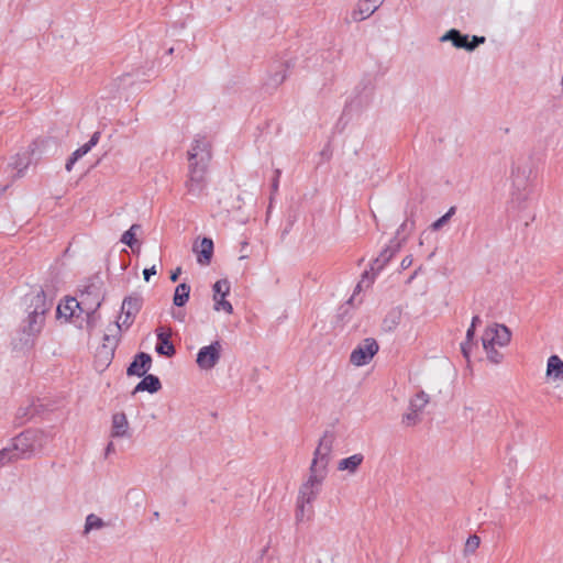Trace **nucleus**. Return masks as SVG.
I'll return each instance as SVG.
<instances>
[{"label":"nucleus","mask_w":563,"mask_h":563,"mask_svg":"<svg viewBox=\"0 0 563 563\" xmlns=\"http://www.w3.org/2000/svg\"><path fill=\"white\" fill-rule=\"evenodd\" d=\"M111 435L113 438H129L131 435L129 420L123 412H117L112 416Z\"/></svg>","instance_id":"16"},{"label":"nucleus","mask_w":563,"mask_h":563,"mask_svg":"<svg viewBox=\"0 0 563 563\" xmlns=\"http://www.w3.org/2000/svg\"><path fill=\"white\" fill-rule=\"evenodd\" d=\"M429 402V397L423 391L418 393L410 401V409L412 412L408 413L406 416V419L408 421H411L412 423L416 422V417L418 412H420L426 405Z\"/></svg>","instance_id":"23"},{"label":"nucleus","mask_w":563,"mask_h":563,"mask_svg":"<svg viewBox=\"0 0 563 563\" xmlns=\"http://www.w3.org/2000/svg\"><path fill=\"white\" fill-rule=\"evenodd\" d=\"M377 352V342L372 338L364 339L352 351L350 355V362L356 367L367 365L373 360Z\"/></svg>","instance_id":"6"},{"label":"nucleus","mask_w":563,"mask_h":563,"mask_svg":"<svg viewBox=\"0 0 563 563\" xmlns=\"http://www.w3.org/2000/svg\"><path fill=\"white\" fill-rule=\"evenodd\" d=\"M85 306L86 303L84 300L78 301L75 298H67L57 306V317L69 320L76 316L77 311L86 312L89 316L90 313L95 312L97 308H99L100 302L97 301L92 308H86Z\"/></svg>","instance_id":"8"},{"label":"nucleus","mask_w":563,"mask_h":563,"mask_svg":"<svg viewBox=\"0 0 563 563\" xmlns=\"http://www.w3.org/2000/svg\"><path fill=\"white\" fill-rule=\"evenodd\" d=\"M384 0H358L352 12L354 21H363L369 18L382 4Z\"/></svg>","instance_id":"14"},{"label":"nucleus","mask_w":563,"mask_h":563,"mask_svg":"<svg viewBox=\"0 0 563 563\" xmlns=\"http://www.w3.org/2000/svg\"><path fill=\"white\" fill-rule=\"evenodd\" d=\"M179 274H180V268L178 267L175 272L172 273L170 275V279L172 282H176L179 277Z\"/></svg>","instance_id":"38"},{"label":"nucleus","mask_w":563,"mask_h":563,"mask_svg":"<svg viewBox=\"0 0 563 563\" xmlns=\"http://www.w3.org/2000/svg\"><path fill=\"white\" fill-rule=\"evenodd\" d=\"M440 42H451L455 48H463L472 52L479 44L485 42V37L474 35L472 40H470L468 35L462 34L459 30L451 29L440 37Z\"/></svg>","instance_id":"7"},{"label":"nucleus","mask_w":563,"mask_h":563,"mask_svg":"<svg viewBox=\"0 0 563 563\" xmlns=\"http://www.w3.org/2000/svg\"><path fill=\"white\" fill-rule=\"evenodd\" d=\"M207 165H189V178L186 183L188 194L198 196L205 184V170Z\"/></svg>","instance_id":"12"},{"label":"nucleus","mask_w":563,"mask_h":563,"mask_svg":"<svg viewBox=\"0 0 563 563\" xmlns=\"http://www.w3.org/2000/svg\"><path fill=\"white\" fill-rule=\"evenodd\" d=\"M99 139H100V132H95L91 136V139L89 140L88 143L84 144L82 146H80L79 148H77L71 157H73V161H78L79 158H81L82 156H85L87 153L90 152V150L97 145V143L99 142Z\"/></svg>","instance_id":"29"},{"label":"nucleus","mask_w":563,"mask_h":563,"mask_svg":"<svg viewBox=\"0 0 563 563\" xmlns=\"http://www.w3.org/2000/svg\"><path fill=\"white\" fill-rule=\"evenodd\" d=\"M152 358L146 353H140L128 367V375L143 376L150 369Z\"/></svg>","instance_id":"21"},{"label":"nucleus","mask_w":563,"mask_h":563,"mask_svg":"<svg viewBox=\"0 0 563 563\" xmlns=\"http://www.w3.org/2000/svg\"><path fill=\"white\" fill-rule=\"evenodd\" d=\"M75 163H76V161H73V157H70V158L68 159V162L66 163V169H67L68 172H70V170H71V168H73V165H74Z\"/></svg>","instance_id":"39"},{"label":"nucleus","mask_w":563,"mask_h":563,"mask_svg":"<svg viewBox=\"0 0 563 563\" xmlns=\"http://www.w3.org/2000/svg\"><path fill=\"white\" fill-rule=\"evenodd\" d=\"M222 344L214 341L209 345L202 346L196 358V364L201 371H210L219 363L221 358Z\"/></svg>","instance_id":"5"},{"label":"nucleus","mask_w":563,"mask_h":563,"mask_svg":"<svg viewBox=\"0 0 563 563\" xmlns=\"http://www.w3.org/2000/svg\"><path fill=\"white\" fill-rule=\"evenodd\" d=\"M545 374L548 379L554 383L563 380V361L558 355H551L548 358Z\"/></svg>","instance_id":"20"},{"label":"nucleus","mask_w":563,"mask_h":563,"mask_svg":"<svg viewBox=\"0 0 563 563\" xmlns=\"http://www.w3.org/2000/svg\"><path fill=\"white\" fill-rule=\"evenodd\" d=\"M19 459L20 457L15 455V450H13V445L11 444L0 451V467Z\"/></svg>","instance_id":"33"},{"label":"nucleus","mask_w":563,"mask_h":563,"mask_svg":"<svg viewBox=\"0 0 563 563\" xmlns=\"http://www.w3.org/2000/svg\"><path fill=\"white\" fill-rule=\"evenodd\" d=\"M161 382L156 376L147 375L135 386L133 394L144 390L156 393L161 389Z\"/></svg>","instance_id":"25"},{"label":"nucleus","mask_w":563,"mask_h":563,"mask_svg":"<svg viewBox=\"0 0 563 563\" xmlns=\"http://www.w3.org/2000/svg\"><path fill=\"white\" fill-rule=\"evenodd\" d=\"M109 331H110V333L104 334L102 346L99 350V355L103 356L106 362L111 361L113 353H114V349L119 341V338H118L119 330H115V327H114L112 330H109Z\"/></svg>","instance_id":"17"},{"label":"nucleus","mask_w":563,"mask_h":563,"mask_svg":"<svg viewBox=\"0 0 563 563\" xmlns=\"http://www.w3.org/2000/svg\"><path fill=\"white\" fill-rule=\"evenodd\" d=\"M99 139H100V132H95L91 136V139L89 140L88 143L84 144L82 146H80L79 148H77L71 157H73V161H78L79 158H81L82 156H85L87 153L90 152V150L97 145V143L99 142Z\"/></svg>","instance_id":"30"},{"label":"nucleus","mask_w":563,"mask_h":563,"mask_svg":"<svg viewBox=\"0 0 563 563\" xmlns=\"http://www.w3.org/2000/svg\"><path fill=\"white\" fill-rule=\"evenodd\" d=\"M140 231H141L140 224L135 223V224L131 225V228L122 234L121 242L123 244L130 246L131 249H133V246L135 244H137L136 235L140 233Z\"/></svg>","instance_id":"32"},{"label":"nucleus","mask_w":563,"mask_h":563,"mask_svg":"<svg viewBox=\"0 0 563 563\" xmlns=\"http://www.w3.org/2000/svg\"><path fill=\"white\" fill-rule=\"evenodd\" d=\"M99 139H100V132H95L91 136V139L89 140L88 143L84 144L82 146H80L79 148H77L71 157H73V161H78L79 158H81L82 156H85L87 153L90 152V150L97 145V143L99 142Z\"/></svg>","instance_id":"28"},{"label":"nucleus","mask_w":563,"mask_h":563,"mask_svg":"<svg viewBox=\"0 0 563 563\" xmlns=\"http://www.w3.org/2000/svg\"><path fill=\"white\" fill-rule=\"evenodd\" d=\"M410 264H411V260H409V258H405V260L402 261V263H401L402 267H407V266H409Z\"/></svg>","instance_id":"40"},{"label":"nucleus","mask_w":563,"mask_h":563,"mask_svg":"<svg viewBox=\"0 0 563 563\" xmlns=\"http://www.w3.org/2000/svg\"><path fill=\"white\" fill-rule=\"evenodd\" d=\"M209 159L208 144L202 140H196L188 151L189 165H207Z\"/></svg>","instance_id":"13"},{"label":"nucleus","mask_w":563,"mask_h":563,"mask_svg":"<svg viewBox=\"0 0 563 563\" xmlns=\"http://www.w3.org/2000/svg\"><path fill=\"white\" fill-rule=\"evenodd\" d=\"M327 477V470L314 465L310 466V474L308 479L305 482L310 487L320 490L323 481Z\"/></svg>","instance_id":"24"},{"label":"nucleus","mask_w":563,"mask_h":563,"mask_svg":"<svg viewBox=\"0 0 563 563\" xmlns=\"http://www.w3.org/2000/svg\"><path fill=\"white\" fill-rule=\"evenodd\" d=\"M30 301L29 316L25 320V325L23 328L24 332L30 335L37 334L45 320V313L51 307V303L47 301L45 294L42 290H35L27 296Z\"/></svg>","instance_id":"3"},{"label":"nucleus","mask_w":563,"mask_h":563,"mask_svg":"<svg viewBox=\"0 0 563 563\" xmlns=\"http://www.w3.org/2000/svg\"><path fill=\"white\" fill-rule=\"evenodd\" d=\"M478 545H479V538L476 536L470 537L466 541V549H468V550L473 551V550L477 549Z\"/></svg>","instance_id":"35"},{"label":"nucleus","mask_w":563,"mask_h":563,"mask_svg":"<svg viewBox=\"0 0 563 563\" xmlns=\"http://www.w3.org/2000/svg\"><path fill=\"white\" fill-rule=\"evenodd\" d=\"M478 322H479V317L478 316H474L473 319H472L471 327L468 328V330L466 332V340H465V342H463L461 344L462 353H463V355L466 358H468V356H470V352H471V349H472V341L474 339L476 324Z\"/></svg>","instance_id":"27"},{"label":"nucleus","mask_w":563,"mask_h":563,"mask_svg":"<svg viewBox=\"0 0 563 563\" xmlns=\"http://www.w3.org/2000/svg\"><path fill=\"white\" fill-rule=\"evenodd\" d=\"M318 493L319 490L308 486L305 483L301 485L298 497V516H303L306 505H309L317 497Z\"/></svg>","instance_id":"22"},{"label":"nucleus","mask_w":563,"mask_h":563,"mask_svg":"<svg viewBox=\"0 0 563 563\" xmlns=\"http://www.w3.org/2000/svg\"><path fill=\"white\" fill-rule=\"evenodd\" d=\"M189 292H190V287L183 283V284H179L177 287H176V290H175V294H174V305L177 306V307H181L184 306L187 300L189 299Z\"/></svg>","instance_id":"31"},{"label":"nucleus","mask_w":563,"mask_h":563,"mask_svg":"<svg viewBox=\"0 0 563 563\" xmlns=\"http://www.w3.org/2000/svg\"><path fill=\"white\" fill-rule=\"evenodd\" d=\"M510 339L509 329L503 324L493 323L485 329L482 335V344L490 362L495 364L501 362L503 354L498 352V347L507 346Z\"/></svg>","instance_id":"2"},{"label":"nucleus","mask_w":563,"mask_h":563,"mask_svg":"<svg viewBox=\"0 0 563 563\" xmlns=\"http://www.w3.org/2000/svg\"><path fill=\"white\" fill-rule=\"evenodd\" d=\"M34 154V148L29 147L26 150H23L19 153H16L14 156H12L8 167L11 168L14 172L13 178H21L24 176L26 169L32 163V157Z\"/></svg>","instance_id":"11"},{"label":"nucleus","mask_w":563,"mask_h":563,"mask_svg":"<svg viewBox=\"0 0 563 563\" xmlns=\"http://www.w3.org/2000/svg\"><path fill=\"white\" fill-rule=\"evenodd\" d=\"M52 437L42 430H27L12 440L15 455L27 459L44 451Z\"/></svg>","instance_id":"1"},{"label":"nucleus","mask_w":563,"mask_h":563,"mask_svg":"<svg viewBox=\"0 0 563 563\" xmlns=\"http://www.w3.org/2000/svg\"><path fill=\"white\" fill-rule=\"evenodd\" d=\"M247 246H249L247 242L242 243V255L240 256V260H245L249 257V255L246 253Z\"/></svg>","instance_id":"37"},{"label":"nucleus","mask_w":563,"mask_h":563,"mask_svg":"<svg viewBox=\"0 0 563 563\" xmlns=\"http://www.w3.org/2000/svg\"><path fill=\"white\" fill-rule=\"evenodd\" d=\"M158 343L156 345V352L161 355L172 357L175 354V346L170 342L172 329L166 327H159L156 330Z\"/></svg>","instance_id":"15"},{"label":"nucleus","mask_w":563,"mask_h":563,"mask_svg":"<svg viewBox=\"0 0 563 563\" xmlns=\"http://www.w3.org/2000/svg\"><path fill=\"white\" fill-rule=\"evenodd\" d=\"M141 306L142 298L140 296L131 295L125 297L121 306V316L115 323V330H121L122 328L129 329L140 311Z\"/></svg>","instance_id":"4"},{"label":"nucleus","mask_w":563,"mask_h":563,"mask_svg":"<svg viewBox=\"0 0 563 563\" xmlns=\"http://www.w3.org/2000/svg\"><path fill=\"white\" fill-rule=\"evenodd\" d=\"M212 289V299L214 301L213 309L216 311H224L225 313L231 314L233 312V307L228 300H225V297L230 292V283L227 279L217 280Z\"/></svg>","instance_id":"9"},{"label":"nucleus","mask_w":563,"mask_h":563,"mask_svg":"<svg viewBox=\"0 0 563 563\" xmlns=\"http://www.w3.org/2000/svg\"><path fill=\"white\" fill-rule=\"evenodd\" d=\"M194 252L197 254V262L200 265H208L211 262L213 254V242L209 238H203L199 245L194 246Z\"/></svg>","instance_id":"19"},{"label":"nucleus","mask_w":563,"mask_h":563,"mask_svg":"<svg viewBox=\"0 0 563 563\" xmlns=\"http://www.w3.org/2000/svg\"><path fill=\"white\" fill-rule=\"evenodd\" d=\"M333 442L334 440L331 435H324L320 439L311 465L328 470L333 451Z\"/></svg>","instance_id":"10"},{"label":"nucleus","mask_w":563,"mask_h":563,"mask_svg":"<svg viewBox=\"0 0 563 563\" xmlns=\"http://www.w3.org/2000/svg\"><path fill=\"white\" fill-rule=\"evenodd\" d=\"M363 462L364 455L362 453H355L351 456L341 459L338 462L336 468L338 471L345 472L349 475H355Z\"/></svg>","instance_id":"18"},{"label":"nucleus","mask_w":563,"mask_h":563,"mask_svg":"<svg viewBox=\"0 0 563 563\" xmlns=\"http://www.w3.org/2000/svg\"><path fill=\"white\" fill-rule=\"evenodd\" d=\"M155 274H156V266H155V265H153L151 268H145V269L143 271L144 279H145L146 282H148V280H150V278H151V276H153V275H155Z\"/></svg>","instance_id":"36"},{"label":"nucleus","mask_w":563,"mask_h":563,"mask_svg":"<svg viewBox=\"0 0 563 563\" xmlns=\"http://www.w3.org/2000/svg\"><path fill=\"white\" fill-rule=\"evenodd\" d=\"M108 525L107 522L101 518L99 517L98 515L96 514H89L87 517H86V520H85V525H84V531L82 533L85 536H88L89 533H91L92 531H99V530H102L103 528H106Z\"/></svg>","instance_id":"26"},{"label":"nucleus","mask_w":563,"mask_h":563,"mask_svg":"<svg viewBox=\"0 0 563 563\" xmlns=\"http://www.w3.org/2000/svg\"><path fill=\"white\" fill-rule=\"evenodd\" d=\"M454 212H455V208L451 207L444 216H442L441 218H439L437 221H434L431 224V227H430L431 230H433V231L440 230L443 225H445L449 222V220L454 214Z\"/></svg>","instance_id":"34"}]
</instances>
